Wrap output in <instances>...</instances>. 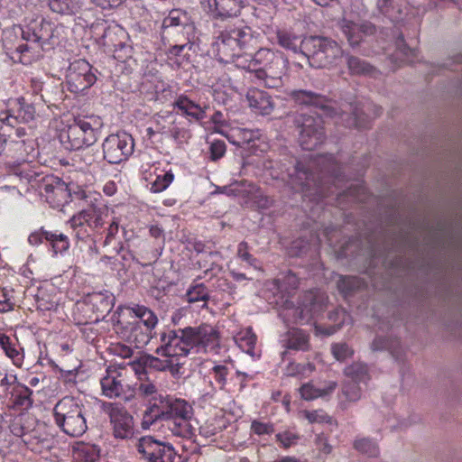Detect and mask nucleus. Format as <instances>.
Masks as SVG:
<instances>
[{"label":"nucleus","instance_id":"a18cd8bd","mask_svg":"<svg viewBox=\"0 0 462 462\" xmlns=\"http://www.w3.org/2000/svg\"><path fill=\"white\" fill-rule=\"evenodd\" d=\"M347 66L350 73L353 75L369 74L373 70V67L368 63L353 56L347 58Z\"/></svg>","mask_w":462,"mask_h":462},{"label":"nucleus","instance_id":"b1692460","mask_svg":"<svg viewBox=\"0 0 462 462\" xmlns=\"http://www.w3.org/2000/svg\"><path fill=\"white\" fill-rule=\"evenodd\" d=\"M284 346L296 351H309L310 349V335L303 329L291 328L284 334Z\"/></svg>","mask_w":462,"mask_h":462},{"label":"nucleus","instance_id":"79ce46f5","mask_svg":"<svg viewBox=\"0 0 462 462\" xmlns=\"http://www.w3.org/2000/svg\"><path fill=\"white\" fill-rule=\"evenodd\" d=\"M0 346L5 354L14 361V364L18 365V362L22 360L20 352L16 348L15 343L12 341L10 337L2 331H0Z\"/></svg>","mask_w":462,"mask_h":462},{"label":"nucleus","instance_id":"774afa93","mask_svg":"<svg viewBox=\"0 0 462 462\" xmlns=\"http://www.w3.org/2000/svg\"><path fill=\"white\" fill-rule=\"evenodd\" d=\"M140 393L145 397L152 396L157 393L156 386L152 383H143L138 388Z\"/></svg>","mask_w":462,"mask_h":462},{"label":"nucleus","instance_id":"aec40b11","mask_svg":"<svg viewBox=\"0 0 462 462\" xmlns=\"http://www.w3.org/2000/svg\"><path fill=\"white\" fill-rule=\"evenodd\" d=\"M246 100L250 108L255 113L262 116L270 115L274 108V104L271 96L261 89L251 88L247 91Z\"/></svg>","mask_w":462,"mask_h":462},{"label":"nucleus","instance_id":"a878e982","mask_svg":"<svg viewBox=\"0 0 462 462\" xmlns=\"http://www.w3.org/2000/svg\"><path fill=\"white\" fill-rule=\"evenodd\" d=\"M134 370L136 374H147L148 369L155 370V371H165L167 370V359L161 360L160 358L153 356L152 355H141L138 358H136L133 363Z\"/></svg>","mask_w":462,"mask_h":462},{"label":"nucleus","instance_id":"72a5a7b5","mask_svg":"<svg viewBox=\"0 0 462 462\" xmlns=\"http://www.w3.org/2000/svg\"><path fill=\"white\" fill-rule=\"evenodd\" d=\"M186 297L188 302L190 304V308L204 309L207 306L208 291V289L202 283H199L188 290Z\"/></svg>","mask_w":462,"mask_h":462},{"label":"nucleus","instance_id":"2eb2a0df","mask_svg":"<svg viewBox=\"0 0 462 462\" xmlns=\"http://www.w3.org/2000/svg\"><path fill=\"white\" fill-rule=\"evenodd\" d=\"M141 458L146 462H174L177 457L172 445L156 439L152 436H143L136 443Z\"/></svg>","mask_w":462,"mask_h":462},{"label":"nucleus","instance_id":"a211bd4d","mask_svg":"<svg viewBox=\"0 0 462 462\" xmlns=\"http://www.w3.org/2000/svg\"><path fill=\"white\" fill-rule=\"evenodd\" d=\"M205 12L216 21H228L240 15L243 0H200Z\"/></svg>","mask_w":462,"mask_h":462},{"label":"nucleus","instance_id":"7ed1b4c3","mask_svg":"<svg viewBox=\"0 0 462 462\" xmlns=\"http://www.w3.org/2000/svg\"><path fill=\"white\" fill-rule=\"evenodd\" d=\"M23 42L18 43L11 52V58L23 65L36 61L42 51L54 44L57 28L41 16L25 19V24L19 27Z\"/></svg>","mask_w":462,"mask_h":462},{"label":"nucleus","instance_id":"f03ea898","mask_svg":"<svg viewBox=\"0 0 462 462\" xmlns=\"http://www.w3.org/2000/svg\"><path fill=\"white\" fill-rule=\"evenodd\" d=\"M341 169L332 154L317 155L310 158L308 167L298 162L291 168L281 170V172L272 171L273 179L281 180L297 191L305 192L314 189L319 197H327L333 191H326L324 188L325 178L333 179L336 181L339 179Z\"/></svg>","mask_w":462,"mask_h":462},{"label":"nucleus","instance_id":"9b49d317","mask_svg":"<svg viewBox=\"0 0 462 462\" xmlns=\"http://www.w3.org/2000/svg\"><path fill=\"white\" fill-rule=\"evenodd\" d=\"M298 285V278L290 272L282 282L278 279L266 282L263 297L273 309H291L294 306L291 300V291L296 290Z\"/></svg>","mask_w":462,"mask_h":462},{"label":"nucleus","instance_id":"13d9d810","mask_svg":"<svg viewBox=\"0 0 462 462\" xmlns=\"http://www.w3.org/2000/svg\"><path fill=\"white\" fill-rule=\"evenodd\" d=\"M13 136L15 140L29 139L30 136L24 127H17L13 134H8V138L0 137V150L3 151L4 144L10 146V137Z\"/></svg>","mask_w":462,"mask_h":462},{"label":"nucleus","instance_id":"cd10ccee","mask_svg":"<svg viewBox=\"0 0 462 462\" xmlns=\"http://www.w3.org/2000/svg\"><path fill=\"white\" fill-rule=\"evenodd\" d=\"M99 448L88 443H77L72 449V462H97Z\"/></svg>","mask_w":462,"mask_h":462},{"label":"nucleus","instance_id":"864d4df0","mask_svg":"<svg viewBox=\"0 0 462 462\" xmlns=\"http://www.w3.org/2000/svg\"><path fill=\"white\" fill-rule=\"evenodd\" d=\"M215 387L223 390L226 383L227 368L225 365H215L212 368Z\"/></svg>","mask_w":462,"mask_h":462},{"label":"nucleus","instance_id":"de8ad7c7","mask_svg":"<svg viewBox=\"0 0 462 462\" xmlns=\"http://www.w3.org/2000/svg\"><path fill=\"white\" fill-rule=\"evenodd\" d=\"M238 340H240L242 343H245V345L247 346L246 353L254 356V346L256 344L257 337L253 332V329L251 327L246 328L245 329L240 331L237 335Z\"/></svg>","mask_w":462,"mask_h":462},{"label":"nucleus","instance_id":"39448f33","mask_svg":"<svg viewBox=\"0 0 462 462\" xmlns=\"http://www.w3.org/2000/svg\"><path fill=\"white\" fill-rule=\"evenodd\" d=\"M180 339L178 342L165 343L161 349H157V353L162 351V355L164 356L181 360L189 355L194 346H202L210 350H215L219 346L218 331L208 324H202L197 328L187 327L180 329Z\"/></svg>","mask_w":462,"mask_h":462},{"label":"nucleus","instance_id":"393cba45","mask_svg":"<svg viewBox=\"0 0 462 462\" xmlns=\"http://www.w3.org/2000/svg\"><path fill=\"white\" fill-rule=\"evenodd\" d=\"M157 321L158 319H141L133 326L129 337L135 343L136 347H141L149 342L151 330Z\"/></svg>","mask_w":462,"mask_h":462},{"label":"nucleus","instance_id":"4d7b16f0","mask_svg":"<svg viewBox=\"0 0 462 462\" xmlns=\"http://www.w3.org/2000/svg\"><path fill=\"white\" fill-rule=\"evenodd\" d=\"M399 0H376V6L380 13L391 14L393 11H399Z\"/></svg>","mask_w":462,"mask_h":462},{"label":"nucleus","instance_id":"5fc2aeb1","mask_svg":"<svg viewBox=\"0 0 462 462\" xmlns=\"http://www.w3.org/2000/svg\"><path fill=\"white\" fill-rule=\"evenodd\" d=\"M397 44L398 52L403 56V60L407 62H413L417 58V50L407 46L402 38Z\"/></svg>","mask_w":462,"mask_h":462},{"label":"nucleus","instance_id":"3c124183","mask_svg":"<svg viewBox=\"0 0 462 462\" xmlns=\"http://www.w3.org/2000/svg\"><path fill=\"white\" fill-rule=\"evenodd\" d=\"M99 320L100 319H95L94 321L78 322L76 325L79 327L83 337L87 340L93 341L97 335V330L95 328V326L98 323Z\"/></svg>","mask_w":462,"mask_h":462},{"label":"nucleus","instance_id":"0eeeda50","mask_svg":"<svg viewBox=\"0 0 462 462\" xmlns=\"http://www.w3.org/2000/svg\"><path fill=\"white\" fill-rule=\"evenodd\" d=\"M302 55L314 68L337 66L343 59V50L334 40L323 36L306 37L301 42Z\"/></svg>","mask_w":462,"mask_h":462},{"label":"nucleus","instance_id":"9d476101","mask_svg":"<svg viewBox=\"0 0 462 462\" xmlns=\"http://www.w3.org/2000/svg\"><path fill=\"white\" fill-rule=\"evenodd\" d=\"M153 402L145 411L144 422L152 423L158 420H172L176 418L190 419L191 406L184 400H172L170 396L152 397Z\"/></svg>","mask_w":462,"mask_h":462},{"label":"nucleus","instance_id":"69168bd1","mask_svg":"<svg viewBox=\"0 0 462 462\" xmlns=\"http://www.w3.org/2000/svg\"><path fill=\"white\" fill-rule=\"evenodd\" d=\"M112 352L115 355L121 356L122 358L131 357L134 353L133 349L130 346L124 345V344L115 345L112 347Z\"/></svg>","mask_w":462,"mask_h":462},{"label":"nucleus","instance_id":"49530a36","mask_svg":"<svg viewBox=\"0 0 462 462\" xmlns=\"http://www.w3.org/2000/svg\"><path fill=\"white\" fill-rule=\"evenodd\" d=\"M81 161L93 170L99 168V164L105 161L103 153L101 154L97 149L88 148L81 154Z\"/></svg>","mask_w":462,"mask_h":462},{"label":"nucleus","instance_id":"e2e57ef3","mask_svg":"<svg viewBox=\"0 0 462 462\" xmlns=\"http://www.w3.org/2000/svg\"><path fill=\"white\" fill-rule=\"evenodd\" d=\"M97 6L104 9H115L122 5L125 0H90Z\"/></svg>","mask_w":462,"mask_h":462},{"label":"nucleus","instance_id":"a19ab883","mask_svg":"<svg viewBox=\"0 0 462 462\" xmlns=\"http://www.w3.org/2000/svg\"><path fill=\"white\" fill-rule=\"evenodd\" d=\"M354 448L368 457H375L379 455V447L369 438H359L354 441Z\"/></svg>","mask_w":462,"mask_h":462},{"label":"nucleus","instance_id":"bf43d9fd","mask_svg":"<svg viewBox=\"0 0 462 462\" xmlns=\"http://www.w3.org/2000/svg\"><path fill=\"white\" fill-rule=\"evenodd\" d=\"M226 152V144L222 141H217L210 145V158L217 161L224 156Z\"/></svg>","mask_w":462,"mask_h":462},{"label":"nucleus","instance_id":"6ab92c4d","mask_svg":"<svg viewBox=\"0 0 462 462\" xmlns=\"http://www.w3.org/2000/svg\"><path fill=\"white\" fill-rule=\"evenodd\" d=\"M9 108L0 116V121L14 127L18 123H29L34 119L35 108L26 102L24 97H19L10 102Z\"/></svg>","mask_w":462,"mask_h":462},{"label":"nucleus","instance_id":"7c9ffc66","mask_svg":"<svg viewBox=\"0 0 462 462\" xmlns=\"http://www.w3.org/2000/svg\"><path fill=\"white\" fill-rule=\"evenodd\" d=\"M343 374L346 380L362 383L363 384L370 380L368 366L362 362H354L346 365L343 370Z\"/></svg>","mask_w":462,"mask_h":462},{"label":"nucleus","instance_id":"e433bc0d","mask_svg":"<svg viewBox=\"0 0 462 462\" xmlns=\"http://www.w3.org/2000/svg\"><path fill=\"white\" fill-rule=\"evenodd\" d=\"M45 240L48 241L53 250L54 254H62L69 250L70 246L69 239L68 236L55 232H46L45 233Z\"/></svg>","mask_w":462,"mask_h":462},{"label":"nucleus","instance_id":"f3484780","mask_svg":"<svg viewBox=\"0 0 462 462\" xmlns=\"http://www.w3.org/2000/svg\"><path fill=\"white\" fill-rule=\"evenodd\" d=\"M112 425L113 436L119 439H130L135 433L133 416L125 407L114 403L105 404Z\"/></svg>","mask_w":462,"mask_h":462},{"label":"nucleus","instance_id":"09e8293b","mask_svg":"<svg viewBox=\"0 0 462 462\" xmlns=\"http://www.w3.org/2000/svg\"><path fill=\"white\" fill-rule=\"evenodd\" d=\"M362 281L355 276L341 277L338 281V289L346 295L351 291L359 289L362 286Z\"/></svg>","mask_w":462,"mask_h":462},{"label":"nucleus","instance_id":"c756f323","mask_svg":"<svg viewBox=\"0 0 462 462\" xmlns=\"http://www.w3.org/2000/svg\"><path fill=\"white\" fill-rule=\"evenodd\" d=\"M101 386L103 393L109 398L121 397L128 401L134 396L133 393H131L129 396L125 394V385L122 383L121 380L116 377H104L101 380Z\"/></svg>","mask_w":462,"mask_h":462},{"label":"nucleus","instance_id":"f8f14e48","mask_svg":"<svg viewBox=\"0 0 462 462\" xmlns=\"http://www.w3.org/2000/svg\"><path fill=\"white\" fill-rule=\"evenodd\" d=\"M395 325L391 319H377L375 325V337L371 343L374 352L387 350L397 362H403L405 352L399 338L395 336Z\"/></svg>","mask_w":462,"mask_h":462},{"label":"nucleus","instance_id":"412c9836","mask_svg":"<svg viewBox=\"0 0 462 462\" xmlns=\"http://www.w3.org/2000/svg\"><path fill=\"white\" fill-rule=\"evenodd\" d=\"M5 395L9 396V402L15 410L27 411L32 406V391L23 383L15 384L11 391L7 388Z\"/></svg>","mask_w":462,"mask_h":462},{"label":"nucleus","instance_id":"1a4fd4ad","mask_svg":"<svg viewBox=\"0 0 462 462\" xmlns=\"http://www.w3.org/2000/svg\"><path fill=\"white\" fill-rule=\"evenodd\" d=\"M108 208L102 203H94L83 208L68 221L76 239L85 241L103 228L108 217Z\"/></svg>","mask_w":462,"mask_h":462},{"label":"nucleus","instance_id":"2f4dec72","mask_svg":"<svg viewBox=\"0 0 462 462\" xmlns=\"http://www.w3.org/2000/svg\"><path fill=\"white\" fill-rule=\"evenodd\" d=\"M174 106L187 116L195 120H201L205 118V110L199 104L191 101L187 97H179L174 102Z\"/></svg>","mask_w":462,"mask_h":462},{"label":"nucleus","instance_id":"ddd939ff","mask_svg":"<svg viewBox=\"0 0 462 462\" xmlns=\"http://www.w3.org/2000/svg\"><path fill=\"white\" fill-rule=\"evenodd\" d=\"M288 60L283 52L269 48H260L249 59L245 57L244 61L236 63L237 68L253 71L255 74L257 69L275 70L287 69Z\"/></svg>","mask_w":462,"mask_h":462},{"label":"nucleus","instance_id":"473e14b6","mask_svg":"<svg viewBox=\"0 0 462 462\" xmlns=\"http://www.w3.org/2000/svg\"><path fill=\"white\" fill-rule=\"evenodd\" d=\"M276 39L278 44L283 49L291 51L293 53L302 54V40H300L295 33L284 30H278L276 32Z\"/></svg>","mask_w":462,"mask_h":462},{"label":"nucleus","instance_id":"c9c22d12","mask_svg":"<svg viewBox=\"0 0 462 462\" xmlns=\"http://www.w3.org/2000/svg\"><path fill=\"white\" fill-rule=\"evenodd\" d=\"M286 69H279L277 73L274 69L271 71L257 69L254 77L262 81L266 88H277L282 85V78L285 74Z\"/></svg>","mask_w":462,"mask_h":462},{"label":"nucleus","instance_id":"680f3d73","mask_svg":"<svg viewBox=\"0 0 462 462\" xmlns=\"http://www.w3.org/2000/svg\"><path fill=\"white\" fill-rule=\"evenodd\" d=\"M115 51L116 53L117 59L126 60L132 57L133 48L131 45L125 42H119L116 45Z\"/></svg>","mask_w":462,"mask_h":462},{"label":"nucleus","instance_id":"0e129e2a","mask_svg":"<svg viewBox=\"0 0 462 462\" xmlns=\"http://www.w3.org/2000/svg\"><path fill=\"white\" fill-rule=\"evenodd\" d=\"M276 439L282 444L284 448H289L296 442L298 437L291 432L285 431L282 433H278L276 435Z\"/></svg>","mask_w":462,"mask_h":462},{"label":"nucleus","instance_id":"6e6552de","mask_svg":"<svg viewBox=\"0 0 462 462\" xmlns=\"http://www.w3.org/2000/svg\"><path fill=\"white\" fill-rule=\"evenodd\" d=\"M53 414L56 424L69 436H82L88 429L84 406L72 397L60 400L54 406Z\"/></svg>","mask_w":462,"mask_h":462},{"label":"nucleus","instance_id":"5701e85b","mask_svg":"<svg viewBox=\"0 0 462 462\" xmlns=\"http://www.w3.org/2000/svg\"><path fill=\"white\" fill-rule=\"evenodd\" d=\"M341 30L351 46H356L363 40L364 34L374 32V26L370 23H356L351 21L343 20Z\"/></svg>","mask_w":462,"mask_h":462},{"label":"nucleus","instance_id":"6e6d98bb","mask_svg":"<svg viewBox=\"0 0 462 462\" xmlns=\"http://www.w3.org/2000/svg\"><path fill=\"white\" fill-rule=\"evenodd\" d=\"M237 256L251 266L255 267L256 259L248 252V245L241 242L237 245Z\"/></svg>","mask_w":462,"mask_h":462},{"label":"nucleus","instance_id":"4468645a","mask_svg":"<svg viewBox=\"0 0 462 462\" xmlns=\"http://www.w3.org/2000/svg\"><path fill=\"white\" fill-rule=\"evenodd\" d=\"M102 148L105 161L117 164L126 161L134 152V138L125 132L110 134L104 140Z\"/></svg>","mask_w":462,"mask_h":462},{"label":"nucleus","instance_id":"c03bdc74","mask_svg":"<svg viewBox=\"0 0 462 462\" xmlns=\"http://www.w3.org/2000/svg\"><path fill=\"white\" fill-rule=\"evenodd\" d=\"M9 143L10 146L18 152L21 156L31 155L35 150L34 140L31 137L29 139L15 140L11 136Z\"/></svg>","mask_w":462,"mask_h":462},{"label":"nucleus","instance_id":"f704fd0d","mask_svg":"<svg viewBox=\"0 0 462 462\" xmlns=\"http://www.w3.org/2000/svg\"><path fill=\"white\" fill-rule=\"evenodd\" d=\"M336 382H328L323 388H316L310 383L303 384L300 387L301 397L305 400H313L319 397H325L332 393L337 388Z\"/></svg>","mask_w":462,"mask_h":462},{"label":"nucleus","instance_id":"ea45409f","mask_svg":"<svg viewBox=\"0 0 462 462\" xmlns=\"http://www.w3.org/2000/svg\"><path fill=\"white\" fill-rule=\"evenodd\" d=\"M174 175L171 171H160L156 173L154 180L149 181L150 190L153 193H159L165 190L173 181Z\"/></svg>","mask_w":462,"mask_h":462},{"label":"nucleus","instance_id":"052dcab7","mask_svg":"<svg viewBox=\"0 0 462 462\" xmlns=\"http://www.w3.org/2000/svg\"><path fill=\"white\" fill-rule=\"evenodd\" d=\"M251 430L257 435L271 434L273 432V427L272 424L258 420H254L252 422Z\"/></svg>","mask_w":462,"mask_h":462},{"label":"nucleus","instance_id":"4be33fe9","mask_svg":"<svg viewBox=\"0 0 462 462\" xmlns=\"http://www.w3.org/2000/svg\"><path fill=\"white\" fill-rule=\"evenodd\" d=\"M217 192L227 196H241L246 199V201L261 196L259 188L247 180H236L229 186L218 187Z\"/></svg>","mask_w":462,"mask_h":462},{"label":"nucleus","instance_id":"c85d7f7f","mask_svg":"<svg viewBox=\"0 0 462 462\" xmlns=\"http://www.w3.org/2000/svg\"><path fill=\"white\" fill-rule=\"evenodd\" d=\"M49 6L54 13L68 15L88 11L84 0H50Z\"/></svg>","mask_w":462,"mask_h":462},{"label":"nucleus","instance_id":"58836bf2","mask_svg":"<svg viewBox=\"0 0 462 462\" xmlns=\"http://www.w3.org/2000/svg\"><path fill=\"white\" fill-rule=\"evenodd\" d=\"M322 302L323 297L320 294L319 290L314 289L305 292L301 305L302 308L307 310V312L315 314L319 310Z\"/></svg>","mask_w":462,"mask_h":462},{"label":"nucleus","instance_id":"bb28decb","mask_svg":"<svg viewBox=\"0 0 462 462\" xmlns=\"http://www.w3.org/2000/svg\"><path fill=\"white\" fill-rule=\"evenodd\" d=\"M162 29L164 32L167 30H173L176 32L190 31L192 26L188 24V18L185 13L180 10H171L168 16L162 21Z\"/></svg>","mask_w":462,"mask_h":462},{"label":"nucleus","instance_id":"dca6fc26","mask_svg":"<svg viewBox=\"0 0 462 462\" xmlns=\"http://www.w3.org/2000/svg\"><path fill=\"white\" fill-rule=\"evenodd\" d=\"M96 80L92 66L86 60H77L69 64L66 82L70 92H82L93 86Z\"/></svg>","mask_w":462,"mask_h":462},{"label":"nucleus","instance_id":"f257e3e1","mask_svg":"<svg viewBox=\"0 0 462 462\" xmlns=\"http://www.w3.org/2000/svg\"><path fill=\"white\" fill-rule=\"evenodd\" d=\"M291 98L299 105L310 106L294 116V124L300 129L299 142L303 150L311 151L325 140L323 116L338 118L336 124L346 127H364L363 110L352 104L337 108V104L325 97L308 90H293Z\"/></svg>","mask_w":462,"mask_h":462},{"label":"nucleus","instance_id":"37998d69","mask_svg":"<svg viewBox=\"0 0 462 462\" xmlns=\"http://www.w3.org/2000/svg\"><path fill=\"white\" fill-rule=\"evenodd\" d=\"M362 383L346 380L342 385L341 393L348 402H356L362 396Z\"/></svg>","mask_w":462,"mask_h":462},{"label":"nucleus","instance_id":"423d86ee","mask_svg":"<svg viewBox=\"0 0 462 462\" xmlns=\"http://www.w3.org/2000/svg\"><path fill=\"white\" fill-rule=\"evenodd\" d=\"M102 127L103 120L97 116H77L60 130L58 137L64 149L80 150L97 141Z\"/></svg>","mask_w":462,"mask_h":462},{"label":"nucleus","instance_id":"8fccbe9b","mask_svg":"<svg viewBox=\"0 0 462 462\" xmlns=\"http://www.w3.org/2000/svg\"><path fill=\"white\" fill-rule=\"evenodd\" d=\"M333 356L339 362H345L354 355V350L346 343H336L331 346Z\"/></svg>","mask_w":462,"mask_h":462},{"label":"nucleus","instance_id":"4c0bfd02","mask_svg":"<svg viewBox=\"0 0 462 462\" xmlns=\"http://www.w3.org/2000/svg\"><path fill=\"white\" fill-rule=\"evenodd\" d=\"M116 313L118 317L124 318H156L152 311L143 305L134 304L133 306H119Z\"/></svg>","mask_w":462,"mask_h":462},{"label":"nucleus","instance_id":"603ef678","mask_svg":"<svg viewBox=\"0 0 462 462\" xmlns=\"http://www.w3.org/2000/svg\"><path fill=\"white\" fill-rule=\"evenodd\" d=\"M190 419L176 418L172 419L173 427L171 428L172 432L179 436H187L190 433Z\"/></svg>","mask_w":462,"mask_h":462},{"label":"nucleus","instance_id":"338daca9","mask_svg":"<svg viewBox=\"0 0 462 462\" xmlns=\"http://www.w3.org/2000/svg\"><path fill=\"white\" fill-rule=\"evenodd\" d=\"M167 365V370H169L172 375H177L180 374V369L184 362L179 359L168 358Z\"/></svg>","mask_w":462,"mask_h":462},{"label":"nucleus","instance_id":"20e7f679","mask_svg":"<svg viewBox=\"0 0 462 462\" xmlns=\"http://www.w3.org/2000/svg\"><path fill=\"white\" fill-rule=\"evenodd\" d=\"M257 37L253 29L246 25L228 26L215 32L211 43L212 55L223 63L244 61L247 51L256 47Z\"/></svg>","mask_w":462,"mask_h":462}]
</instances>
